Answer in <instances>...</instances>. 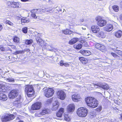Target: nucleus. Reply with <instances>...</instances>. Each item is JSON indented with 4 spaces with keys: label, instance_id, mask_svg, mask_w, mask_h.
<instances>
[{
    "label": "nucleus",
    "instance_id": "obj_31",
    "mask_svg": "<svg viewBox=\"0 0 122 122\" xmlns=\"http://www.w3.org/2000/svg\"><path fill=\"white\" fill-rule=\"evenodd\" d=\"M112 8L116 12H117L119 10V7L117 5H114L113 6Z\"/></svg>",
    "mask_w": 122,
    "mask_h": 122
},
{
    "label": "nucleus",
    "instance_id": "obj_1",
    "mask_svg": "<svg viewBox=\"0 0 122 122\" xmlns=\"http://www.w3.org/2000/svg\"><path fill=\"white\" fill-rule=\"evenodd\" d=\"M25 92L28 96L30 97L35 94L34 89L31 85H27L25 86Z\"/></svg>",
    "mask_w": 122,
    "mask_h": 122
},
{
    "label": "nucleus",
    "instance_id": "obj_51",
    "mask_svg": "<svg viewBox=\"0 0 122 122\" xmlns=\"http://www.w3.org/2000/svg\"><path fill=\"white\" fill-rule=\"evenodd\" d=\"M51 10H48V9H46L45 10V11L46 12H49Z\"/></svg>",
    "mask_w": 122,
    "mask_h": 122
},
{
    "label": "nucleus",
    "instance_id": "obj_57",
    "mask_svg": "<svg viewBox=\"0 0 122 122\" xmlns=\"http://www.w3.org/2000/svg\"><path fill=\"white\" fill-rule=\"evenodd\" d=\"M120 18L121 20H122V15H120Z\"/></svg>",
    "mask_w": 122,
    "mask_h": 122
},
{
    "label": "nucleus",
    "instance_id": "obj_38",
    "mask_svg": "<svg viewBox=\"0 0 122 122\" xmlns=\"http://www.w3.org/2000/svg\"><path fill=\"white\" fill-rule=\"evenodd\" d=\"M24 53V51L23 50L19 51H16L14 53V54L17 55L19 54H22Z\"/></svg>",
    "mask_w": 122,
    "mask_h": 122
},
{
    "label": "nucleus",
    "instance_id": "obj_8",
    "mask_svg": "<svg viewBox=\"0 0 122 122\" xmlns=\"http://www.w3.org/2000/svg\"><path fill=\"white\" fill-rule=\"evenodd\" d=\"M41 102H36L32 105L31 107V109L33 110H39L41 108Z\"/></svg>",
    "mask_w": 122,
    "mask_h": 122
},
{
    "label": "nucleus",
    "instance_id": "obj_40",
    "mask_svg": "<svg viewBox=\"0 0 122 122\" xmlns=\"http://www.w3.org/2000/svg\"><path fill=\"white\" fill-rule=\"evenodd\" d=\"M19 38L17 37H15L13 39L14 41L16 43H18L19 41Z\"/></svg>",
    "mask_w": 122,
    "mask_h": 122
},
{
    "label": "nucleus",
    "instance_id": "obj_25",
    "mask_svg": "<svg viewBox=\"0 0 122 122\" xmlns=\"http://www.w3.org/2000/svg\"><path fill=\"white\" fill-rule=\"evenodd\" d=\"M62 32L65 35H69L73 33V31L68 29H66L62 31Z\"/></svg>",
    "mask_w": 122,
    "mask_h": 122
},
{
    "label": "nucleus",
    "instance_id": "obj_61",
    "mask_svg": "<svg viewBox=\"0 0 122 122\" xmlns=\"http://www.w3.org/2000/svg\"><path fill=\"white\" fill-rule=\"evenodd\" d=\"M118 57H119V56L117 55L116 57V58H117Z\"/></svg>",
    "mask_w": 122,
    "mask_h": 122
},
{
    "label": "nucleus",
    "instance_id": "obj_2",
    "mask_svg": "<svg viewBox=\"0 0 122 122\" xmlns=\"http://www.w3.org/2000/svg\"><path fill=\"white\" fill-rule=\"evenodd\" d=\"M88 110L86 108L81 107L78 108L77 110V113L79 117H85L87 115Z\"/></svg>",
    "mask_w": 122,
    "mask_h": 122
},
{
    "label": "nucleus",
    "instance_id": "obj_24",
    "mask_svg": "<svg viewBox=\"0 0 122 122\" xmlns=\"http://www.w3.org/2000/svg\"><path fill=\"white\" fill-rule=\"evenodd\" d=\"M45 44L46 46V48L48 50L51 51H54V50L55 49L51 45H48L47 46V43L46 44Z\"/></svg>",
    "mask_w": 122,
    "mask_h": 122
},
{
    "label": "nucleus",
    "instance_id": "obj_60",
    "mask_svg": "<svg viewBox=\"0 0 122 122\" xmlns=\"http://www.w3.org/2000/svg\"><path fill=\"white\" fill-rule=\"evenodd\" d=\"M120 6H122V1L120 2Z\"/></svg>",
    "mask_w": 122,
    "mask_h": 122
},
{
    "label": "nucleus",
    "instance_id": "obj_30",
    "mask_svg": "<svg viewBox=\"0 0 122 122\" xmlns=\"http://www.w3.org/2000/svg\"><path fill=\"white\" fill-rule=\"evenodd\" d=\"M9 50V48L8 47H3L2 46H0V51H7Z\"/></svg>",
    "mask_w": 122,
    "mask_h": 122
},
{
    "label": "nucleus",
    "instance_id": "obj_10",
    "mask_svg": "<svg viewBox=\"0 0 122 122\" xmlns=\"http://www.w3.org/2000/svg\"><path fill=\"white\" fill-rule=\"evenodd\" d=\"M58 98L61 100H64L65 98L66 95L64 92L62 90L58 91L57 92Z\"/></svg>",
    "mask_w": 122,
    "mask_h": 122
},
{
    "label": "nucleus",
    "instance_id": "obj_45",
    "mask_svg": "<svg viewBox=\"0 0 122 122\" xmlns=\"http://www.w3.org/2000/svg\"><path fill=\"white\" fill-rule=\"evenodd\" d=\"M51 100L48 99V100L46 101V104H47L48 105H49V104H50L51 103Z\"/></svg>",
    "mask_w": 122,
    "mask_h": 122
},
{
    "label": "nucleus",
    "instance_id": "obj_53",
    "mask_svg": "<svg viewBox=\"0 0 122 122\" xmlns=\"http://www.w3.org/2000/svg\"><path fill=\"white\" fill-rule=\"evenodd\" d=\"M3 29V27L2 25H0V31L2 30Z\"/></svg>",
    "mask_w": 122,
    "mask_h": 122
},
{
    "label": "nucleus",
    "instance_id": "obj_39",
    "mask_svg": "<svg viewBox=\"0 0 122 122\" xmlns=\"http://www.w3.org/2000/svg\"><path fill=\"white\" fill-rule=\"evenodd\" d=\"M5 23L6 24L11 26H13L14 25V24L10 20H7L6 21Z\"/></svg>",
    "mask_w": 122,
    "mask_h": 122
},
{
    "label": "nucleus",
    "instance_id": "obj_41",
    "mask_svg": "<svg viewBox=\"0 0 122 122\" xmlns=\"http://www.w3.org/2000/svg\"><path fill=\"white\" fill-rule=\"evenodd\" d=\"M22 31L24 33H26L27 32V27H25L23 28L22 29Z\"/></svg>",
    "mask_w": 122,
    "mask_h": 122
},
{
    "label": "nucleus",
    "instance_id": "obj_27",
    "mask_svg": "<svg viewBox=\"0 0 122 122\" xmlns=\"http://www.w3.org/2000/svg\"><path fill=\"white\" fill-rule=\"evenodd\" d=\"M122 35V32L119 30L115 33V36L117 38H120Z\"/></svg>",
    "mask_w": 122,
    "mask_h": 122
},
{
    "label": "nucleus",
    "instance_id": "obj_37",
    "mask_svg": "<svg viewBox=\"0 0 122 122\" xmlns=\"http://www.w3.org/2000/svg\"><path fill=\"white\" fill-rule=\"evenodd\" d=\"M33 42V41L31 40H27L25 41V44L27 45H30Z\"/></svg>",
    "mask_w": 122,
    "mask_h": 122
},
{
    "label": "nucleus",
    "instance_id": "obj_52",
    "mask_svg": "<svg viewBox=\"0 0 122 122\" xmlns=\"http://www.w3.org/2000/svg\"><path fill=\"white\" fill-rule=\"evenodd\" d=\"M11 48H12V49H15L16 48V47L15 46H14V45H12L11 46Z\"/></svg>",
    "mask_w": 122,
    "mask_h": 122
},
{
    "label": "nucleus",
    "instance_id": "obj_54",
    "mask_svg": "<svg viewBox=\"0 0 122 122\" xmlns=\"http://www.w3.org/2000/svg\"><path fill=\"white\" fill-rule=\"evenodd\" d=\"M37 9H34V13H37Z\"/></svg>",
    "mask_w": 122,
    "mask_h": 122
},
{
    "label": "nucleus",
    "instance_id": "obj_29",
    "mask_svg": "<svg viewBox=\"0 0 122 122\" xmlns=\"http://www.w3.org/2000/svg\"><path fill=\"white\" fill-rule=\"evenodd\" d=\"M5 88V85L0 84V92H5L6 91Z\"/></svg>",
    "mask_w": 122,
    "mask_h": 122
},
{
    "label": "nucleus",
    "instance_id": "obj_17",
    "mask_svg": "<svg viewBox=\"0 0 122 122\" xmlns=\"http://www.w3.org/2000/svg\"><path fill=\"white\" fill-rule=\"evenodd\" d=\"M50 112L49 109L47 108H45L42 109L41 111V113L42 115H45L49 113Z\"/></svg>",
    "mask_w": 122,
    "mask_h": 122
},
{
    "label": "nucleus",
    "instance_id": "obj_13",
    "mask_svg": "<svg viewBox=\"0 0 122 122\" xmlns=\"http://www.w3.org/2000/svg\"><path fill=\"white\" fill-rule=\"evenodd\" d=\"M72 98L74 101L77 102L79 101V99L80 98V97L79 94L76 93L72 95Z\"/></svg>",
    "mask_w": 122,
    "mask_h": 122
},
{
    "label": "nucleus",
    "instance_id": "obj_9",
    "mask_svg": "<svg viewBox=\"0 0 122 122\" xmlns=\"http://www.w3.org/2000/svg\"><path fill=\"white\" fill-rule=\"evenodd\" d=\"M7 4L8 6L14 8H19L20 7V3L19 2L8 1Z\"/></svg>",
    "mask_w": 122,
    "mask_h": 122
},
{
    "label": "nucleus",
    "instance_id": "obj_34",
    "mask_svg": "<svg viewBox=\"0 0 122 122\" xmlns=\"http://www.w3.org/2000/svg\"><path fill=\"white\" fill-rule=\"evenodd\" d=\"M29 20L27 18H23L21 19V22L26 23L28 22H29Z\"/></svg>",
    "mask_w": 122,
    "mask_h": 122
},
{
    "label": "nucleus",
    "instance_id": "obj_15",
    "mask_svg": "<svg viewBox=\"0 0 122 122\" xmlns=\"http://www.w3.org/2000/svg\"><path fill=\"white\" fill-rule=\"evenodd\" d=\"M80 52L83 55L86 56H89L91 54V52L90 51L88 50H81Z\"/></svg>",
    "mask_w": 122,
    "mask_h": 122
},
{
    "label": "nucleus",
    "instance_id": "obj_55",
    "mask_svg": "<svg viewBox=\"0 0 122 122\" xmlns=\"http://www.w3.org/2000/svg\"><path fill=\"white\" fill-rule=\"evenodd\" d=\"M34 9L32 10L31 11V12L32 13H34Z\"/></svg>",
    "mask_w": 122,
    "mask_h": 122
},
{
    "label": "nucleus",
    "instance_id": "obj_42",
    "mask_svg": "<svg viewBox=\"0 0 122 122\" xmlns=\"http://www.w3.org/2000/svg\"><path fill=\"white\" fill-rule=\"evenodd\" d=\"M42 115L41 113V111L40 112H37L35 114V116L37 117H40Z\"/></svg>",
    "mask_w": 122,
    "mask_h": 122
},
{
    "label": "nucleus",
    "instance_id": "obj_18",
    "mask_svg": "<svg viewBox=\"0 0 122 122\" xmlns=\"http://www.w3.org/2000/svg\"><path fill=\"white\" fill-rule=\"evenodd\" d=\"M35 39L37 42L41 46L42 44L44 43V42L42 39L39 37H35Z\"/></svg>",
    "mask_w": 122,
    "mask_h": 122
},
{
    "label": "nucleus",
    "instance_id": "obj_14",
    "mask_svg": "<svg viewBox=\"0 0 122 122\" xmlns=\"http://www.w3.org/2000/svg\"><path fill=\"white\" fill-rule=\"evenodd\" d=\"M91 29L92 32L95 33L98 32L100 30L99 27L97 25H92L91 27Z\"/></svg>",
    "mask_w": 122,
    "mask_h": 122
},
{
    "label": "nucleus",
    "instance_id": "obj_6",
    "mask_svg": "<svg viewBox=\"0 0 122 122\" xmlns=\"http://www.w3.org/2000/svg\"><path fill=\"white\" fill-rule=\"evenodd\" d=\"M54 93V91L53 89L49 88L45 90L44 95L46 97H49L52 96Z\"/></svg>",
    "mask_w": 122,
    "mask_h": 122
},
{
    "label": "nucleus",
    "instance_id": "obj_47",
    "mask_svg": "<svg viewBox=\"0 0 122 122\" xmlns=\"http://www.w3.org/2000/svg\"><path fill=\"white\" fill-rule=\"evenodd\" d=\"M85 58H84L82 57H81L79 58V60H80L81 61L82 63L84 60V59H85Z\"/></svg>",
    "mask_w": 122,
    "mask_h": 122
},
{
    "label": "nucleus",
    "instance_id": "obj_22",
    "mask_svg": "<svg viewBox=\"0 0 122 122\" xmlns=\"http://www.w3.org/2000/svg\"><path fill=\"white\" fill-rule=\"evenodd\" d=\"M78 40L79 39L77 38H74L69 41V44L70 45H73L76 43Z\"/></svg>",
    "mask_w": 122,
    "mask_h": 122
},
{
    "label": "nucleus",
    "instance_id": "obj_28",
    "mask_svg": "<svg viewBox=\"0 0 122 122\" xmlns=\"http://www.w3.org/2000/svg\"><path fill=\"white\" fill-rule=\"evenodd\" d=\"M82 47V45L81 44H75L73 46L74 48L76 49H81Z\"/></svg>",
    "mask_w": 122,
    "mask_h": 122
},
{
    "label": "nucleus",
    "instance_id": "obj_59",
    "mask_svg": "<svg viewBox=\"0 0 122 122\" xmlns=\"http://www.w3.org/2000/svg\"><path fill=\"white\" fill-rule=\"evenodd\" d=\"M48 2H49L50 3H52V1H51L50 0H49Z\"/></svg>",
    "mask_w": 122,
    "mask_h": 122
},
{
    "label": "nucleus",
    "instance_id": "obj_32",
    "mask_svg": "<svg viewBox=\"0 0 122 122\" xmlns=\"http://www.w3.org/2000/svg\"><path fill=\"white\" fill-rule=\"evenodd\" d=\"M20 96L19 97V98L18 99H17L13 103L15 104H20Z\"/></svg>",
    "mask_w": 122,
    "mask_h": 122
},
{
    "label": "nucleus",
    "instance_id": "obj_12",
    "mask_svg": "<svg viewBox=\"0 0 122 122\" xmlns=\"http://www.w3.org/2000/svg\"><path fill=\"white\" fill-rule=\"evenodd\" d=\"M95 47L99 50L103 51L105 49V47L104 45L96 43L95 45Z\"/></svg>",
    "mask_w": 122,
    "mask_h": 122
},
{
    "label": "nucleus",
    "instance_id": "obj_63",
    "mask_svg": "<svg viewBox=\"0 0 122 122\" xmlns=\"http://www.w3.org/2000/svg\"><path fill=\"white\" fill-rule=\"evenodd\" d=\"M12 71L14 73H15V72L13 70Z\"/></svg>",
    "mask_w": 122,
    "mask_h": 122
},
{
    "label": "nucleus",
    "instance_id": "obj_44",
    "mask_svg": "<svg viewBox=\"0 0 122 122\" xmlns=\"http://www.w3.org/2000/svg\"><path fill=\"white\" fill-rule=\"evenodd\" d=\"M104 35V33L102 31L100 32L98 34V35L99 36L101 37L102 36Z\"/></svg>",
    "mask_w": 122,
    "mask_h": 122
},
{
    "label": "nucleus",
    "instance_id": "obj_26",
    "mask_svg": "<svg viewBox=\"0 0 122 122\" xmlns=\"http://www.w3.org/2000/svg\"><path fill=\"white\" fill-rule=\"evenodd\" d=\"M91 106L90 107H92V108H95L97 107L98 104V102L97 100L95 99V101H94L92 103Z\"/></svg>",
    "mask_w": 122,
    "mask_h": 122
},
{
    "label": "nucleus",
    "instance_id": "obj_23",
    "mask_svg": "<svg viewBox=\"0 0 122 122\" xmlns=\"http://www.w3.org/2000/svg\"><path fill=\"white\" fill-rule=\"evenodd\" d=\"M7 99V97L6 95L2 93H0V100L3 101H5Z\"/></svg>",
    "mask_w": 122,
    "mask_h": 122
},
{
    "label": "nucleus",
    "instance_id": "obj_35",
    "mask_svg": "<svg viewBox=\"0 0 122 122\" xmlns=\"http://www.w3.org/2000/svg\"><path fill=\"white\" fill-rule=\"evenodd\" d=\"M115 53H117L118 54L120 55L121 56H122V51L117 50H114Z\"/></svg>",
    "mask_w": 122,
    "mask_h": 122
},
{
    "label": "nucleus",
    "instance_id": "obj_46",
    "mask_svg": "<svg viewBox=\"0 0 122 122\" xmlns=\"http://www.w3.org/2000/svg\"><path fill=\"white\" fill-rule=\"evenodd\" d=\"M31 15L32 17H34L35 19H36L37 18L36 14L34 13H31Z\"/></svg>",
    "mask_w": 122,
    "mask_h": 122
},
{
    "label": "nucleus",
    "instance_id": "obj_49",
    "mask_svg": "<svg viewBox=\"0 0 122 122\" xmlns=\"http://www.w3.org/2000/svg\"><path fill=\"white\" fill-rule=\"evenodd\" d=\"M111 55L113 56L114 57H116L117 55L115 53L112 52L111 53Z\"/></svg>",
    "mask_w": 122,
    "mask_h": 122
},
{
    "label": "nucleus",
    "instance_id": "obj_19",
    "mask_svg": "<svg viewBox=\"0 0 122 122\" xmlns=\"http://www.w3.org/2000/svg\"><path fill=\"white\" fill-rule=\"evenodd\" d=\"M113 27L111 24L108 25L106 27L104 28V30L107 31L109 32L111 31Z\"/></svg>",
    "mask_w": 122,
    "mask_h": 122
},
{
    "label": "nucleus",
    "instance_id": "obj_7",
    "mask_svg": "<svg viewBox=\"0 0 122 122\" xmlns=\"http://www.w3.org/2000/svg\"><path fill=\"white\" fill-rule=\"evenodd\" d=\"M18 90H12L9 94V97L11 99L14 98L18 95Z\"/></svg>",
    "mask_w": 122,
    "mask_h": 122
},
{
    "label": "nucleus",
    "instance_id": "obj_33",
    "mask_svg": "<svg viewBox=\"0 0 122 122\" xmlns=\"http://www.w3.org/2000/svg\"><path fill=\"white\" fill-rule=\"evenodd\" d=\"M6 81L8 82H14L15 81L14 78L11 77H9L6 79Z\"/></svg>",
    "mask_w": 122,
    "mask_h": 122
},
{
    "label": "nucleus",
    "instance_id": "obj_56",
    "mask_svg": "<svg viewBox=\"0 0 122 122\" xmlns=\"http://www.w3.org/2000/svg\"><path fill=\"white\" fill-rule=\"evenodd\" d=\"M20 116H19L18 117H17L16 118V120H20Z\"/></svg>",
    "mask_w": 122,
    "mask_h": 122
},
{
    "label": "nucleus",
    "instance_id": "obj_36",
    "mask_svg": "<svg viewBox=\"0 0 122 122\" xmlns=\"http://www.w3.org/2000/svg\"><path fill=\"white\" fill-rule=\"evenodd\" d=\"M64 119L65 120L67 121H70V119L69 116L65 114L64 115Z\"/></svg>",
    "mask_w": 122,
    "mask_h": 122
},
{
    "label": "nucleus",
    "instance_id": "obj_62",
    "mask_svg": "<svg viewBox=\"0 0 122 122\" xmlns=\"http://www.w3.org/2000/svg\"><path fill=\"white\" fill-rule=\"evenodd\" d=\"M76 33L77 34H79V35H81V34L80 33Z\"/></svg>",
    "mask_w": 122,
    "mask_h": 122
},
{
    "label": "nucleus",
    "instance_id": "obj_4",
    "mask_svg": "<svg viewBox=\"0 0 122 122\" xmlns=\"http://www.w3.org/2000/svg\"><path fill=\"white\" fill-rule=\"evenodd\" d=\"M93 85L94 87L96 88L101 87L105 90H107L109 88L108 85L105 83L98 82L95 84H94Z\"/></svg>",
    "mask_w": 122,
    "mask_h": 122
},
{
    "label": "nucleus",
    "instance_id": "obj_16",
    "mask_svg": "<svg viewBox=\"0 0 122 122\" xmlns=\"http://www.w3.org/2000/svg\"><path fill=\"white\" fill-rule=\"evenodd\" d=\"M59 103L57 101H55L53 103V106L52 108V110H57L59 106Z\"/></svg>",
    "mask_w": 122,
    "mask_h": 122
},
{
    "label": "nucleus",
    "instance_id": "obj_43",
    "mask_svg": "<svg viewBox=\"0 0 122 122\" xmlns=\"http://www.w3.org/2000/svg\"><path fill=\"white\" fill-rule=\"evenodd\" d=\"M42 10L41 9H38L37 11V13L38 14H41L42 12Z\"/></svg>",
    "mask_w": 122,
    "mask_h": 122
},
{
    "label": "nucleus",
    "instance_id": "obj_64",
    "mask_svg": "<svg viewBox=\"0 0 122 122\" xmlns=\"http://www.w3.org/2000/svg\"><path fill=\"white\" fill-rule=\"evenodd\" d=\"M20 122H23V121H20Z\"/></svg>",
    "mask_w": 122,
    "mask_h": 122
},
{
    "label": "nucleus",
    "instance_id": "obj_50",
    "mask_svg": "<svg viewBox=\"0 0 122 122\" xmlns=\"http://www.w3.org/2000/svg\"><path fill=\"white\" fill-rule=\"evenodd\" d=\"M60 65L61 66L62 65H64L65 66H68V64H63L62 63H60Z\"/></svg>",
    "mask_w": 122,
    "mask_h": 122
},
{
    "label": "nucleus",
    "instance_id": "obj_48",
    "mask_svg": "<svg viewBox=\"0 0 122 122\" xmlns=\"http://www.w3.org/2000/svg\"><path fill=\"white\" fill-rule=\"evenodd\" d=\"M88 62V60L86 59L85 58V59L84 60L82 63L84 64H86V63H87Z\"/></svg>",
    "mask_w": 122,
    "mask_h": 122
},
{
    "label": "nucleus",
    "instance_id": "obj_58",
    "mask_svg": "<svg viewBox=\"0 0 122 122\" xmlns=\"http://www.w3.org/2000/svg\"><path fill=\"white\" fill-rule=\"evenodd\" d=\"M120 116L122 120V113L120 114Z\"/></svg>",
    "mask_w": 122,
    "mask_h": 122
},
{
    "label": "nucleus",
    "instance_id": "obj_20",
    "mask_svg": "<svg viewBox=\"0 0 122 122\" xmlns=\"http://www.w3.org/2000/svg\"><path fill=\"white\" fill-rule=\"evenodd\" d=\"M74 108V105L73 104H70L67 107L68 111L69 112L73 111Z\"/></svg>",
    "mask_w": 122,
    "mask_h": 122
},
{
    "label": "nucleus",
    "instance_id": "obj_11",
    "mask_svg": "<svg viewBox=\"0 0 122 122\" xmlns=\"http://www.w3.org/2000/svg\"><path fill=\"white\" fill-rule=\"evenodd\" d=\"M95 98H93L92 97H88L85 99V101L88 107H90L91 106L92 103L94 101H95Z\"/></svg>",
    "mask_w": 122,
    "mask_h": 122
},
{
    "label": "nucleus",
    "instance_id": "obj_5",
    "mask_svg": "<svg viewBox=\"0 0 122 122\" xmlns=\"http://www.w3.org/2000/svg\"><path fill=\"white\" fill-rule=\"evenodd\" d=\"M101 17L98 16L96 18V20L97 21V25L100 26H103L105 25L107 23V21L105 20L101 19Z\"/></svg>",
    "mask_w": 122,
    "mask_h": 122
},
{
    "label": "nucleus",
    "instance_id": "obj_21",
    "mask_svg": "<svg viewBox=\"0 0 122 122\" xmlns=\"http://www.w3.org/2000/svg\"><path fill=\"white\" fill-rule=\"evenodd\" d=\"M64 109L63 108H61L58 112L56 113V115L57 117H61L62 114L64 113Z\"/></svg>",
    "mask_w": 122,
    "mask_h": 122
},
{
    "label": "nucleus",
    "instance_id": "obj_3",
    "mask_svg": "<svg viewBox=\"0 0 122 122\" xmlns=\"http://www.w3.org/2000/svg\"><path fill=\"white\" fill-rule=\"evenodd\" d=\"M15 116L10 114H5L2 117L1 120L3 122H6L13 119Z\"/></svg>",
    "mask_w": 122,
    "mask_h": 122
}]
</instances>
